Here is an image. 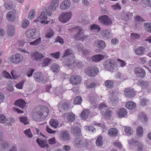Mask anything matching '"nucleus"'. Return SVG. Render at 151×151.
<instances>
[{"label": "nucleus", "mask_w": 151, "mask_h": 151, "mask_svg": "<svg viewBox=\"0 0 151 151\" xmlns=\"http://www.w3.org/2000/svg\"><path fill=\"white\" fill-rule=\"evenodd\" d=\"M114 83L112 80H108L105 81L104 85L108 89L112 88L114 86Z\"/></svg>", "instance_id": "obj_30"}, {"label": "nucleus", "mask_w": 151, "mask_h": 151, "mask_svg": "<svg viewBox=\"0 0 151 151\" xmlns=\"http://www.w3.org/2000/svg\"><path fill=\"white\" fill-rule=\"evenodd\" d=\"M60 55V52H56L55 53H53L51 54V55L53 58L58 59L59 58Z\"/></svg>", "instance_id": "obj_64"}, {"label": "nucleus", "mask_w": 151, "mask_h": 151, "mask_svg": "<svg viewBox=\"0 0 151 151\" xmlns=\"http://www.w3.org/2000/svg\"><path fill=\"white\" fill-rule=\"evenodd\" d=\"M6 119L5 116L4 115H0V123H4L6 122Z\"/></svg>", "instance_id": "obj_54"}, {"label": "nucleus", "mask_w": 151, "mask_h": 151, "mask_svg": "<svg viewBox=\"0 0 151 151\" xmlns=\"http://www.w3.org/2000/svg\"><path fill=\"white\" fill-rule=\"evenodd\" d=\"M37 34V32L36 29H29L26 32V36L30 38H35Z\"/></svg>", "instance_id": "obj_11"}, {"label": "nucleus", "mask_w": 151, "mask_h": 151, "mask_svg": "<svg viewBox=\"0 0 151 151\" xmlns=\"http://www.w3.org/2000/svg\"><path fill=\"white\" fill-rule=\"evenodd\" d=\"M89 113V111L88 109L84 110L81 115V117L82 119L85 120L86 119L88 116Z\"/></svg>", "instance_id": "obj_31"}, {"label": "nucleus", "mask_w": 151, "mask_h": 151, "mask_svg": "<svg viewBox=\"0 0 151 151\" xmlns=\"http://www.w3.org/2000/svg\"><path fill=\"white\" fill-rule=\"evenodd\" d=\"M139 118L145 122H147L148 118L147 115L144 113L142 112L139 114Z\"/></svg>", "instance_id": "obj_35"}, {"label": "nucleus", "mask_w": 151, "mask_h": 151, "mask_svg": "<svg viewBox=\"0 0 151 151\" xmlns=\"http://www.w3.org/2000/svg\"><path fill=\"white\" fill-rule=\"evenodd\" d=\"M35 12L34 10H32L29 13L28 18L29 19H32L35 16Z\"/></svg>", "instance_id": "obj_53"}, {"label": "nucleus", "mask_w": 151, "mask_h": 151, "mask_svg": "<svg viewBox=\"0 0 151 151\" xmlns=\"http://www.w3.org/2000/svg\"><path fill=\"white\" fill-rule=\"evenodd\" d=\"M52 60V59L48 58L44 59L43 60V63L45 64V66H47L49 64L50 62Z\"/></svg>", "instance_id": "obj_55"}, {"label": "nucleus", "mask_w": 151, "mask_h": 151, "mask_svg": "<svg viewBox=\"0 0 151 151\" xmlns=\"http://www.w3.org/2000/svg\"><path fill=\"white\" fill-rule=\"evenodd\" d=\"M49 112V109L47 107L42 106L37 109L36 111L33 115L32 118L36 121H41L47 116Z\"/></svg>", "instance_id": "obj_1"}, {"label": "nucleus", "mask_w": 151, "mask_h": 151, "mask_svg": "<svg viewBox=\"0 0 151 151\" xmlns=\"http://www.w3.org/2000/svg\"><path fill=\"white\" fill-rule=\"evenodd\" d=\"M60 139L64 141L68 140L70 137L68 132L66 131H62L60 134Z\"/></svg>", "instance_id": "obj_20"}, {"label": "nucleus", "mask_w": 151, "mask_h": 151, "mask_svg": "<svg viewBox=\"0 0 151 151\" xmlns=\"http://www.w3.org/2000/svg\"><path fill=\"white\" fill-rule=\"evenodd\" d=\"M73 53L70 49H67L64 52L62 57L63 59H67L73 58Z\"/></svg>", "instance_id": "obj_14"}, {"label": "nucleus", "mask_w": 151, "mask_h": 151, "mask_svg": "<svg viewBox=\"0 0 151 151\" xmlns=\"http://www.w3.org/2000/svg\"><path fill=\"white\" fill-rule=\"evenodd\" d=\"M71 132L74 135L77 136L80 134L81 130L79 127L74 126L72 127Z\"/></svg>", "instance_id": "obj_26"}, {"label": "nucleus", "mask_w": 151, "mask_h": 151, "mask_svg": "<svg viewBox=\"0 0 151 151\" xmlns=\"http://www.w3.org/2000/svg\"><path fill=\"white\" fill-rule=\"evenodd\" d=\"M82 100L80 96H78L76 97L74 101V103L75 104H80L82 102Z\"/></svg>", "instance_id": "obj_44"}, {"label": "nucleus", "mask_w": 151, "mask_h": 151, "mask_svg": "<svg viewBox=\"0 0 151 151\" xmlns=\"http://www.w3.org/2000/svg\"><path fill=\"white\" fill-rule=\"evenodd\" d=\"M143 133V131L142 127L139 126L137 128V135L138 137H140L142 136Z\"/></svg>", "instance_id": "obj_36"}, {"label": "nucleus", "mask_w": 151, "mask_h": 151, "mask_svg": "<svg viewBox=\"0 0 151 151\" xmlns=\"http://www.w3.org/2000/svg\"><path fill=\"white\" fill-rule=\"evenodd\" d=\"M103 137L100 136L98 137L96 141V144L97 146H100L103 145Z\"/></svg>", "instance_id": "obj_42"}, {"label": "nucleus", "mask_w": 151, "mask_h": 151, "mask_svg": "<svg viewBox=\"0 0 151 151\" xmlns=\"http://www.w3.org/2000/svg\"><path fill=\"white\" fill-rule=\"evenodd\" d=\"M0 145L3 149L7 148L9 147L7 142L4 141L3 140L0 138Z\"/></svg>", "instance_id": "obj_41"}, {"label": "nucleus", "mask_w": 151, "mask_h": 151, "mask_svg": "<svg viewBox=\"0 0 151 151\" xmlns=\"http://www.w3.org/2000/svg\"><path fill=\"white\" fill-rule=\"evenodd\" d=\"M70 103H65L63 104V107L64 109L67 110L70 108Z\"/></svg>", "instance_id": "obj_63"}, {"label": "nucleus", "mask_w": 151, "mask_h": 151, "mask_svg": "<svg viewBox=\"0 0 151 151\" xmlns=\"http://www.w3.org/2000/svg\"><path fill=\"white\" fill-rule=\"evenodd\" d=\"M50 125L54 128H56L58 125V122L55 119H52L50 122Z\"/></svg>", "instance_id": "obj_39"}, {"label": "nucleus", "mask_w": 151, "mask_h": 151, "mask_svg": "<svg viewBox=\"0 0 151 151\" xmlns=\"http://www.w3.org/2000/svg\"><path fill=\"white\" fill-rule=\"evenodd\" d=\"M124 129L126 133L128 135H131L133 133V130L130 127L125 126Z\"/></svg>", "instance_id": "obj_45"}, {"label": "nucleus", "mask_w": 151, "mask_h": 151, "mask_svg": "<svg viewBox=\"0 0 151 151\" xmlns=\"http://www.w3.org/2000/svg\"><path fill=\"white\" fill-rule=\"evenodd\" d=\"M24 83V82H20L16 85V86L17 88L22 89L23 87Z\"/></svg>", "instance_id": "obj_61"}, {"label": "nucleus", "mask_w": 151, "mask_h": 151, "mask_svg": "<svg viewBox=\"0 0 151 151\" xmlns=\"http://www.w3.org/2000/svg\"><path fill=\"white\" fill-rule=\"evenodd\" d=\"M34 77L37 82H40L41 81H43L44 77L40 72L35 73L34 75Z\"/></svg>", "instance_id": "obj_22"}, {"label": "nucleus", "mask_w": 151, "mask_h": 151, "mask_svg": "<svg viewBox=\"0 0 151 151\" xmlns=\"http://www.w3.org/2000/svg\"><path fill=\"white\" fill-rule=\"evenodd\" d=\"M94 45L98 48L97 51L100 52L105 47L106 45L104 41L101 40H99L95 41Z\"/></svg>", "instance_id": "obj_8"}, {"label": "nucleus", "mask_w": 151, "mask_h": 151, "mask_svg": "<svg viewBox=\"0 0 151 151\" xmlns=\"http://www.w3.org/2000/svg\"><path fill=\"white\" fill-rule=\"evenodd\" d=\"M134 71L138 76L141 78H143L145 75V70L141 67H137L135 68Z\"/></svg>", "instance_id": "obj_12"}, {"label": "nucleus", "mask_w": 151, "mask_h": 151, "mask_svg": "<svg viewBox=\"0 0 151 151\" xmlns=\"http://www.w3.org/2000/svg\"><path fill=\"white\" fill-rule=\"evenodd\" d=\"M104 68L109 70H112L115 68H117V65L113 60L108 59L106 60L104 63Z\"/></svg>", "instance_id": "obj_3"}, {"label": "nucleus", "mask_w": 151, "mask_h": 151, "mask_svg": "<svg viewBox=\"0 0 151 151\" xmlns=\"http://www.w3.org/2000/svg\"><path fill=\"white\" fill-rule=\"evenodd\" d=\"M51 69L54 73H57L59 72L60 67L58 64L54 63L51 65Z\"/></svg>", "instance_id": "obj_34"}, {"label": "nucleus", "mask_w": 151, "mask_h": 151, "mask_svg": "<svg viewBox=\"0 0 151 151\" xmlns=\"http://www.w3.org/2000/svg\"><path fill=\"white\" fill-rule=\"evenodd\" d=\"M128 142L129 144L132 145H137L139 143V142L137 141H135L133 139H132L129 141Z\"/></svg>", "instance_id": "obj_60"}, {"label": "nucleus", "mask_w": 151, "mask_h": 151, "mask_svg": "<svg viewBox=\"0 0 151 151\" xmlns=\"http://www.w3.org/2000/svg\"><path fill=\"white\" fill-rule=\"evenodd\" d=\"M127 112L126 109L124 108H121L119 109L118 112V116L121 118L124 117L126 116Z\"/></svg>", "instance_id": "obj_25"}, {"label": "nucleus", "mask_w": 151, "mask_h": 151, "mask_svg": "<svg viewBox=\"0 0 151 151\" xmlns=\"http://www.w3.org/2000/svg\"><path fill=\"white\" fill-rule=\"evenodd\" d=\"M2 75L6 78L7 79H12L10 74L6 70H4L2 72Z\"/></svg>", "instance_id": "obj_49"}, {"label": "nucleus", "mask_w": 151, "mask_h": 151, "mask_svg": "<svg viewBox=\"0 0 151 151\" xmlns=\"http://www.w3.org/2000/svg\"><path fill=\"white\" fill-rule=\"evenodd\" d=\"M32 59L37 61H40L43 57V54L37 52H33L31 54Z\"/></svg>", "instance_id": "obj_21"}, {"label": "nucleus", "mask_w": 151, "mask_h": 151, "mask_svg": "<svg viewBox=\"0 0 151 151\" xmlns=\"http://www.w3.org/2000/svg\"><path fill=\"white\" fill-rule=\"evenodd\" d=\"M67 118L68 121L72 122L75 119V115L73 113H69Z\"/></svg>", "instance_id": "obj_48"}, {"label": "nucleus", "mask_w": 151, "mask_h": 151, "mask_svg": "<svg viewBox=\"0 0 151 151\" xmlns=\"http://www.w3.org/2000/svg\"><path fill=\"white\" fill-rule=\"evenodd\" d=\"M29 22L27 19L24 20L23 22L22 27L23 28H25L27 27L29 24Z\"/></svg>", "instance_id": "obj_57"}, {"label": "nucleus", "mask_w": 151, "mask_h": 151, "mask_svg": "<svg viewBox=\"0 0 151 151\" xmlns=\"http://www.w3.org/2000/svg\"><path fill=\"white\" fill-rule=\"evenodd\" d=\"M65 60H67L66 62V65L69 68L73 69L76 67L78 68L81 67V63L75 62L73 58Z\"/></svg>", "instance_id": "obj_2"}, {"label": "nucleus", "mask_w": 151, "mask_h": 151, "mask_svg": "<svg viewBox=\"0 0 151 151\" xmlns=\"http://www.w3.org/2000/svg\"><path fill=\"white\" fill-rule=\"evenodd\" d=\"M102 36L106 38H109L111 37L110 32L107 30H104L102 31Z\"/></svg>", "instance_id": "obj_37"}, {"label": "nucleus", "mask_w": 151, "mask_h": 151, "mask_svg": "<svg viewBox=\"0 0 151 151\" xmlns=\"http://www.w3.org/2000/svg\"><path fill=\"white\" fill-rule=\"evenodd\" d=\"M131 15V14L129 12H126L124 13L122 16V18L125 21H127L129 19V16Z\"/></svg>", "instance_id": "obj_51"}, {"label": "nucleus", "mask_w": 151, "mask_h": 151, "mask_svg": "<svg viewBox=\"0 0 151 151\" xmlns=\"http://www.w3.org/2000/svg\"><path fill=\"white\" fill-rule=\"evenodd\" d=\"M26 103L24 100L22 99H19L16 101L14 104L16 106H18L23 109L24 108Z\"/></svg>", "instance_id": "obj_23"}, {"label": "nucleus", "mask_w": 151, "mask_h": 151, "mask_svg": "<svg viewBox=\"0 0 151 151\" xmlns=\"http://www.w3.org/2000/svg\"><path fill=\"white\" fill-rule=\"evenodd\" d=\"M145 51V47L143 46H140L135 50V53L139 55H143Z\"/></svg>", "instance_id": "obj_29"}, {"label": "nucleus", "mask_w": 151, "mask_h": 151, "mask_svg": "<svg viewBox=\"0 0 151 151\" xmlns=\"http://www.w3.org/2000/svg\"><path fill=\"white\" fill-rule=\"evenodd\" d=\"M36 141L39 146L42 148L46 147L47 149L49 147L48 144H47V140L46 139L41 140L39 138H38Z\"/></svg>", "instance_id": "obj_17"}, {"label": "nucleus", "mask_w": 151, "mask_h": 151, "mask_svg": "<svg viewBox=\"0 0 151 151\" xmlns=\"http://www.w3.org/2000/svg\"><path fill=\"white\" fill-rule=\"evenodd\" d=\"M72 17V13L71 12H63L60 16L59 21L63 23H65L68 21Z\"/></svg>", "instance_id": "obj_6"}, {"label": "nucleus", "mask_w": 151, "mask_h": 151, "mask_svg": "<svg viewBox=\"0 0 151 151\" xmlns=\"http://www.w3.org/2000/svg\"><path fill=\"white\" fill-rule=\"evenodd\" d=\"M24 133L26 136L29 138H31L33 137V135L31 132V130L30 129L24 130Z\"/></svg>", "instance_id": "obj_47"}, {"label": "nucleus", "mask_w": 151, "mask_h": 151, "mask_svg": "<svg viewBox=\"0 0 151 151\" xmlns=\"http://www.w3.org/2000/svg\"><path fill=\"white\" fill-rule=\"evenodd\" d=\"M104 56L101 55L99 54L93 56L91 58V60L93 61L96 62H99L104 58Z\"/></svg>", "instance_id": "obj_24"}, {"label": "nucleus", "mask_w": 151, "mask_h": 151, "mask_svg": "<svg viewBox=\"0 0 151 151\" xmlns=\"http://www.w3.org/2000/svg\"><path fill=\"white\" fill-rule=\"evenodd\" d=\"M126 106L129 109H132L135 108L136 104L134 102L129 101L126 103Z\"/></svg>", "instance_id": "obj_33"}, {"label": "nucleus", "mask_w": 151, "mask_h": 151, "mask_svg": "<svg viewBox=\"0 0 151 151\" xmlns=\"http://www.w3.org/2000/svg\"><path fill=\"white\" fill-rule=\"evenodd\" d=\"M70 81L73 84L78 85L81 83L82 81V78L78 76H73L70 78Z\"/></svg>", "instance_id": "obj_10"}, {"label": "nucleus", "mask_w": 151, "mask_h": 151, "mask_svg": "<svg viewBox=\"0 0 151 151\" xmlns=\"http://www.w3.org/2000/svg\"><path fill=\"white\" fill-rule=\"evenodd\" d=\"M118 132V130L116 129L111 128L108 130V133L110 136L115 137L117 135Z\"/></svg>", "instance_id": "obj_27"}, {"label": "nucleus", "mask_w": 151, "mask_h": 151, "mask_svg": "<svg viewBox=\"0 0 151 151\" xmlns=\"http://www.w3.org/2000/svg\"><path fill=\"white\" fill-rule=\"evenodd\" d=\"M98 20L101 23L104 25H110L112 23L111 19L106 15L101 16L99 18Z\"/></svg>", "instance_id": "obj_4"}, {"label": "nucleus", "mask_w": 151, "mask_h": 151, "mask_svg": "<svg viewBox=\"0 0 151 151\" xmlns=\"http://www.w3.org/2000/svg\"><path fill=\"white\" fill-rule=\"evenodd\" d=\"M72 29H75L78 32L77 34L74 36V38L76 40L80 38L83 34V32H82L83 29L80 26H76L75 27L73 28Z\"/></svg>", "instance_id": "obj_16"}, {"label": "nucleus", "mask_w": 151, "mask_h": 151, "mask_svg": "<svg viewBox=\"0 0 151 151\" xmlns=\"http://www.w3.org/2000/svg\"><path fill=\"white\" fill-rule=\"evenodd\" d=\"M138 84L140 86L142 89H144L148 86L149 83L147 81L141 80L138 81Z\"/></svg>", "instance_id": "obj_32"}, {"label": "nucleus", "mask_w": 151, "mask_h": 151, "mask_svg": "<svg viewBox=\"0 0 151 151\" xmlns=\"http://www.w3.org/2000/svg\"><path fill=\"white\" fill-rule=\"evenodd\" d=\"M6 17L11 22H12L14 20V17L12 15L11 12H9L6 14Z\"/></svg>", "instance_id": "obj_43"}, {"label": "nucleus", "mask_w": 151, "mask_h": 151, "mask_svg": "<svg viewBox=\"0 0 151 151\" xmlns=\"http://www.w3.org/2000/svg\"><path fill=\"white\" fill-rule=\"evenodd\" d=\"M52 13L51 12H50L48 11H47L46 12H42L40 16L38 18V21H40L41 23L44 24H47L49 22V21H45L44 20L46 19L47 18V16L46 15H48L49 16H50L52 15Z\"/></svg>", "instance_id": "obj_5"}, {"label": "nucleus", "mask_w": 151, "mask_h": 151, "mask_svg": "<svg viewBox=\"0 0 151 151\" xmlns=\"http://www.w3.org/2000/svg\"><path fill=\"white\" fill-rule=\"evenodd\" d=\"M41 41V38L39 37L33 42H30V44L32 45H37L39 44Z\"/></svg>", "instance_id": "obj_50"}, {"label": "nucleus", "mask_w": 151, "mask_h": 151, "mask_svg": "<svg viewBox=\"0 0 151 151\" xmlns=\"http://www.w3.org/2000/svg\"><path fill=\"white\" fill-rule=\"evenodd\" d=\"M70 4L69 0H65L60 4V8L62 10H66L69 8Z\"/></svg>", "instance_id": "obj_18"}, {"label": "nucleus", "mask_w": 151, "mask_h": 151, "mask_svg": "<svg viewBox=\"0 0 151 151\" xmlns=\"http://www.w3.org/2000/svg\"><path fill=\"white\" fill-rule=\"evenodd\" d=\"M74 144L76 147H81L84 144L82 139L79 138H76L74 142Z\"/></svg>", "instance_id": "obj_28"}, {"label": "nucleus", "mask_w": 151, "mask_h": 151, "mask_svg": "<svg viewBox=\"0 0 151 151\" xmlns=\"http://www.w3.org/2000/svg\"><path fill=\"white\" fill-rule=\"evenodd\" d=\"M48 31L47 34L45 35V37H46L50 38L54 35V33L53 31L50 29Z\"/></svg>", "instance_id": "obj_52"}, {"label": "nucleus", "mask_w": 151, "mask_h": 151, "mask_svg": "<svg viewBox=\"0 0 151 151\" xmlns=\"http://www.w3.org/2000/svg\"><path fill=\"white\" fill-rule=\"evenodd\" d=\"M144 27L145 30L149 32H151V24L148 22L144 23Z\"/></svg>", "instance_id": "obj_38"}, {"label": "nucleus", "mask_w": 151, "mask_h": 151, "mask_svg": "<svg viewBox=\"0 0 151 151\" xmlns=\"http://www.w3.org/2000/svg\"><path fill=\"white\" fill-rule=\"evenodd\" d=\"M20 121L24 124H27L29 123V121L27 117L24 116L19 118Z\"/></svg>", "instance_id": "obj_40"}, {"label": "nucleus", "mask_w": 151, "mask_h": 151, "mask_svg": "<svg viewBox=\"0 0 151 151\" xmlns=\"http://www.w3.org/2000/svg\"><path fill=\"white\" fill-rule=\"evenodd\" d=\"M4 6L5 8L8 10H11L13 8V5L8 3H5Z\"/></svg>", "instance_id": "obj_62"}, {"label": "nucleus", "mask_w": 151, "mask_h": 151, "mask_svg": "<svg viewBox=\"0 0 151 151\" xmlns=\"http://www.w3.org/2000/svg\"><path fill=\"white\" fill-rule=\"evenodd\" d=\"M124 92L125 96L129 98L133 97L136 95V93L133 89L130 88H125Z\"/></svg>", "instance_id": "obj_13"}, {"label": "nucleus", "mask_w": 151, "mask_h": 151, "mask_svg": "<svg viewBox=\"0 0 151 151\" xmlns=\"http://www.w3.org/2000/svg\"><path fill=\"white\" fill-rule=\"evenodd\" d=\"M148 100L145 98H142L141 99L140 104L141 106H144L146 105L147 103L148 102Z\"/></svg>", "instance_id": "obj_58"}, {"label": "nucleus", "mask_w": 151, "mask_h": 151, "mask_svg": "<svg viewBox=\"0 0 151 151\" xmlns=\"http://www.w3.org/2000/svg\"><path fill=\"white\" fill-rule=\"evenodd\" d=\"M90 29L91 30H93V29H98L99 30H100V27H99V25L94 24L91 26Z\"/></svg>", "instance_id": "obj_59"}, {"label": "nucleus", "mask_w": 151, "mask_h": 151, "mask_svg": "<svg viewBox=\"0 0 151 151\" xmlns=\"http://www.w3.org/2000/svg\"><path fill=\"white\" fill-rule=\"evenodd\" d=\"M22 57L19 54L13 55L10 58V60L14 63H17L20 62L22 60Z\"/></svg>", "instance_id": "obj_15"}, {"label": "nucleus", "mask_w": 151, "mask_h": 151, "mask_svg": "<svg viewBox=\"0 0 151 151\" xmlns=\"http://www.w3.org/2000/svg\"><path fill=\"white\" fill-rule=\"evenodd\" d=\"M131 38L134 40L139 38L140 37V36L139 34L134 33H132L131 34Z\"/></svg>", "instance_id": "obj_56"}, {"label": "nucleus", "mask_w": 151, "mask_h": 151, "mask_svg": "<svg viewBox=\"0 0 151 151\" xmlns=\"http://www.w3.org/2000/svg\"><path fill=\"white\" fill-rule=\"evenodd\" d=\"M98 71V69L97 68L93 67H90L85 70L86 73L91 77L96 76Z\"/></svg>", "instance_id": "obj_7"}, {"label": "nucleus", "mask_w": 151, "mask_h": 151, "mask_svg": "<svg viewBox=\"0 0 151 151\" xmlns=\"http://www.w3.org/2000/svg\"><path fill=\"white\" fill-rule=\"evenodd\" d=\"M6 34L10 37H13L15 32V29L13 25L8 24L6 26Z\"/></svg>", "instance_id": "obj_9"}, {"label": "nucleus", "mask_w": 151, "mask_h": 151, "mask_svg": "<svg viewBox=\"0 0 151 151\" xmlns=\"http://www.w3.org/2000/svg\"><path fill=\"white\" fill-rule=\"evenodd\" d=\"M6 124L7 125L11 126L14 123L15 120L13 118H9L6 119Z\"/></svg>", "instance_id": "obj_46"}, {"label": "nucleus", "mask_w": 151, "mask_h": 151, "mask_svg": "<svg viewBox=\"0 0 151 151\" xmlns=\"http://www.w3.org/2000/svg\"><path fill=\"white\" fill-rule=\"evenodd\" d=\"M59 4V0H52L50 5L48 7L49 10L54 11L56 10Z\"/></svg>", "instance_id": "obj_19"}]
</instances>
